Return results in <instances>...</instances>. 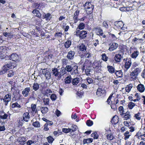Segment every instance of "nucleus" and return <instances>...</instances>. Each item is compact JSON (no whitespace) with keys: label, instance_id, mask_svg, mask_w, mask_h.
<instances>
[{"label":"nucleus","instance_id":"nucleus-1","mask_svg":"<svg viewBox=\"0 0 145 145\" xmlns=\"http://www.w3.org/2000/svg\"><path fill=\"white\" fill-rule=\"evenodd\" d=\"M16 66V65L15 63L11 62L6 64L3 67L2 70L0 71V74L5 73L9 69H13Z\"/></svg>","mask_w":145,"mask_h":145},{"label":"nucleus","instance_id":"nucleus-2","mask_svg":"<svg viewBox=\"0 0 145 145\" xmlns=\"http://www.w3.org/2000/svg\"><path fill=\"white\" fill-rule=\"evenodd\" d=\"M141 71V68L140 67H137L133 69L132 72L130 73L131 78L132 79H136Z\"/></svg>","mask_w":145,"mask_h":145},{"label":"nucleus","instance_id":"nucleus-3","mask_svg":"<svg viewBox=\"0 0 145 145\" xmlns=\"http://www.w3.org/2000/svg\"><path fill=\"white\" fill-rule=\"evenodd\" d=\"M84 6L86 9V12L87 14H89L91 13L94 8V6L91 2H88L86 3Z\"/></svg>","mask_w":145,"mask_h":145},{"label":"nucleus","instance_id":"nucleus-4","mask_svg":"<svg viewBox=\"0 0 145 145\" xmlns=\"http://www.w3.org/2000/svg\"><path fill=\"white\" fill-rule=\"evenodd\" d=\"M123 61L125 63L124 70L125 72H126L131 66V59L130 58H127L124 59Z\"/></svg>","mask_w":145,"mask_h":145},{"label":"nucleus","instance_id":"nucleus-5","mask_svg":"<svg viewBox=\"0 0 145 145\" xmlns=\"http://www.w3.org/2000/svg\"><path fill=\"white\" fill-rule=\"evenodd\" d=\"M92 66L96 72H99L101 70V64L99 61H95L92 64Z\"/></svg>","mask_w":145,"mask_h":145},{"label":"nucleus","instance_id":"nucleus-6","mask_svg":"<svg viewBox=\"0 0 145 145\" xmlns=\"http://www.w3.org/2000/svg\"><path fill=\"white\" fill-rule=\"evenodd\" d=\"M106 92L104 88H99L96 92V95L98 96L101 97H104L105 95Z\"/></svg>","mask_w":145,"mask_h":145},{"label":"nucleus","instance_id":"nucleus-7","mask_svg":"<svg viewBox=\"0 0 145 145\" xmlns=\"http://www.w3.org/2000/svg\"><path fill=\"white\" fill-rule=\"evenodd\" d=\"M114 25L118 29H120L123 30H125L126 28L123 26L124 24L122 21H118L115 22Z\"/></svg>","mask_w":145,"mask_h":145},{"label":"nucleus","instance_id":"nucleus-8","mask_svg":"<svg viewBox=\"0 0 145 145\" xmlns=\"http://www.w3.org/2000/svg\"><path fill=\"white\" fill-rule=\"evenodd\" d=\"M21 107L20 105L17 102L13 103L11 105L12 108L13 109V110L14 112H20V109L19 108H21Z\"/></svg>","mask_w":145,"mask_h":145},{"label":"nucleus","instance_id":"nucleus-9","mask_svg":"<svg viewBox=\"0 0 145 145\" xmlns=\"http://www.w3.org/2000/svg\"><path fill=\"white\" fill-rule=\"evenodd\" d=\"M74 52L71 50L68 52L67 57L68 59L72 60L74 58Z\"/></svg>","mask_w":145,"mask_h":145},{"label":"nucleus","instance_id":"nucleus-10","mask_svg":"<svg viewBox=\"0 0 145 145\" xmlns=\"http://www.w3.org/2000/svg\"><path fill=\"white\" fill-rule=\"evenodd\" d=\"M10 94H8L6 95L3 99L5 105H7L8 102L10 101Z\"/></svg>","mask_w":145,"mask_h":145},{"label":"nucleus","instance_id":"nucleus-11","mask_svg":"<svg viewBox=\"0 0 145 145\" xmlns=\"http://www.w3.org/2000/svg\"><path fill=\"white\" fill-rule=\"evenodd\" d=\"M42 72L43 74L45 75L46 79L48 80L50 78L51 73L50 72L44 69L42 71Z\"/></svg>","mask_w":145,"mask_h":145},{"label":"nucleus","instance_id":"nucleus-12","mask_svg":"<svg viewBox=\"0 0 145 145\" xmlns=\"http://www.w3.org/2000/svg\"><path fill=\"white\" fill-rule=\"evenodd\" d=\"M118 44L116 43L113 42L110 46L108 50L110 52H112L116 50L118 47Z\"/></svg>","mask_w":145,"mask_h":145},{"label":"nucleus","instance_id":"nucleus-13","mask_svg":"<svg viewBox=\"0 0 145 145\" xmlns=\"http://www.w3.org/2000/svg\"><path fill=\"white\" fill-rule=\"evenodd\" d=\"M26 140V137H22L18 138L17 141L20 145H23L25 143V142Z\"/></svg>","mask_w":145,"mask_h":145},{"label":"nucleus","instance_id":"nucleus-14","mask_svg":"<svg viewBox=\"0 0 145 145\" xmlns=\"http://www.w3.org/2000/svg\"><path fill=\"white\" fill-rule=\"evenodd\" d=\"M122 58V55L120 54H118L115 55L114 57V59L116 63H118L120 62Z\"/></svg>","mask_w":145,"mask_h":145},{"label":"nucleus","instance_id":"nucleus-15","mask_svg":"<svg viewBox=\"0 0 145 145\" xmlns=\"http://www.w3.org/2000/svg\"><path fill=\"white\" fill-rule=\"evenodd\" d=\"M10 59L12 61H18L19 57L18 55L16 54L13 53L10 56Z\"/></svg>","mask_w":145,"mask_h":145},{"label":"nucleus","instance_id":"nucleus-16","mask_svg":"<svg viewBox=\"0 0 145 145\" xmlns=\"http://www.w3.org/2000/svg\"><path fill=\"white\" fill-rule=\"evenodd\" d=\"M30 115L28 112L24 113L23 115V120L26 122H28L29 120Z\"/></svg>","mask_w":145,"mask_h":145},{"label":"nucleus","instance_id":"nucleus-17","mask_svg":"<svg viewBox=\"0 0 145 145\" xmlns=\"http://www.w3.org/2000/svg\"><path fill=\"white\" fill-rule=\"evenodd\" d=\"M30 91V89L29 87L26 88L22 91V93L24 97H27Z\"/></svg>","mask_w":145,"mask_h":145},{"label":"nucleus","instance_id":"nucleus-18","mask_svg":"<svg viewBox=\"0 0 145 145\" xmlns=\"http://www.w3.org/2000/svg\"><path fill=\"white\" fill-rule=\"evenodd\" d=\"M124 114L123 115L121 116L124 120H127L131 118V116L129 112L127 111L126 113L124 112Z\"/></svg>","mask_w":145,"mask_h":145},{"label":"nucleus","instance_id":"nucleus-19","mask_svg":"<svg viewBox=\"0 0 145 145\" xmlns=\"http://www.w3.org/2000/svg\"><path fill=\"white\" fill-rule=\"evenodd\" d=\"M137 90L140 92L142 93L145 90V87L144 86L141 84H139L137 87Z\"/></svg>","mask_w":145,"mask_h":145},{"label":"nucleus","instance_id":"nucleus-20","mask_svg":"<svg viewBox=\"0 0 145 145\" xmlns=\"http://www.w3.org/2000/svg\"><path fill=\"white\" fill-rule=\"evenodd\" d=\"M87 31L85 30H82L80 31V39H85L87 36Z\"/></svg>","mask_w":145,"mask_h":145},{"label":"nucleus","instance_id":"nucleus-21","mask_svg":"<svg viewBox=\"0 0 145 145\" xmlns=\"http://www.w3.org/2000/svg\"><path fill=\"white\" fill-rule=\"evenodd\" d=\"M52 93V91L50 89H48L44 91H42V93L44 95H46L48 96L50 95V93Z\"/></svg>","mask_w":145,"mask_h":145},{"label":"nucleus","instance_id":"nucleus-22","mask_svg":"<svg viewBox=\"0 0 145 145\" xmlns=\"http://www.w3.org/2000/svg\"><path fill=\"white\" fill-rule=\"evenodd\" d=\"M78 67L77 66H74L72 67V71H71V73L72 74H76L78 73Z\"/></svg>","mask_w":145,"mask_h":145},{"label":"nucleus","instance_id":"nucleus-23","mask_svg":"<svg viewBox=\"0 0 145 145\" xmlns=\"http://www.w3.org/2000/svg\"><path fill=\"white\" fill-rule=\"evenodd\" d=\"M52 75H53L55 76H59V73L58 70L56 68H52Z\"/></svg>","mask_w":145,"mask_h":145},{"label":"nucleus","instance_id":"nucleus-24","mask_svg":"<svg viewBox=\"0 0 145 145\" xmlns=\"http://www.w3.org/2000/svg\"><path fill=\"white\" fill-rule=\"evenodd\" d=\"M7 114H6L5 113V112L4 111H3L2 112V114H4L3 115H0V118L1 119H4V120L7 119L8 116V115H9V116H10V115H11L9 113V111L8 112H7Z\"/></svg>","mask_w":145,"mask_h":145},{"label":"nucleus","instance_id":"nucleus-25","mask_svg":"<svg viewBox=\"0 0 145 145\" xmlns=\"http://www.w3.org/2000/svg\"><path fill=\"white\" fill-rule=\"evenodd\" d=\"M139 54V52L138 50H136L134 51L131 54V57L133 59H135L137 57Z\"/></svg>","mask_w":145,"mask_h":145},{"label":"nucleus","instance_id":"nucleus-26","mask_svg":"<svg viewBox=\"0 0 145 145\" xmlns=\"http://www.w3.org/2000/svg\"><path fill=\"white\" fill-rule=\"evenodd\" d=\"M133 42L135 43L136 44H139L143 42V40L141 39L137 38V37H135L132 40Z\"/></svg>","mask_w":145,"mask_h":145},{"label":"nucleus","instance_id":"nucleus-27","mask_svg":"<svg viewBox=\"0 0 145 145\" xmlns=\"http://www.w3.org/2000/svg\"><path fill=\"white\" fill-rule=\"evenodd\" d=\"M80 81V79L78 78H75L72 80V84L74 86H76Z\"/></svg>","mask_w":145,"mask_h":145},{"label":"nucleus","instance_id":"nucleus-28","mask_svg":"<svg viewBox=\"0 0 145 145\" xmlns=\"http://www.w3.org/2000/svg\"><path fill=\"white\" fill-rule=\"evenodd\" d=\"M107 68L109 72L112 74L115 72V68L112 66L108 65L107 66Z\"/></svg>","mask_w":145,"mask_h":145},{"label":"nucleus","instance_id":"nucleus-29","mask_svg":"<svg viewBox=\"0 0 145 145\" xmlns=\"http://www.w3.org/2000/svg\"><path fill=\"white\" fill-rule=\"evenodd\" d=\"M114 72L117 77L121 78L122 77L123 73L121 70L116 71Z\"/></svg>","mask_w":145,"mask_h":145},{"label":"nucleus","instance_id":"nucleus-30","mask_svg":"<svg viewBox=\"0 0 145 145\" xmlns=\"http://www.w3.org/2000/svg\"><path fill=\"white\" fill-rule=\"evenodd\" d=\"M65 83V84H69L70 83L72 80V78L71 76H67L64 80Z\"/></svg>","mask_w":145,"mask_h":145},{"label":"nucleus","instance_id":"nucleus-31","mask_svg":"<svg viewBox=\"0 0 145 145\" xmlns=\"http://www.w3.org/2000/svg\"><path fill=\"white\" fill-rule=\"evenodd\" d=\"M79 48L80 51L83 52H84L87 49L86 46L83 44L79 46Z\"/></svg>","mask_w":145,"mask_h":145},{"label":"nucleus","instance_id":"nucleus-32","mask_svg":"<svg viewBox=\"0 0 145 145\" xmlns=\"http://www.w3.org/2000/svg\"><path fill=\"white\" fill-rule=\"evenodd\" d=\"M39 88V85L37 82H35L33 86V89L35 91H36L38 90Z\"/></svg>","mask_w":145,"mask_h":145},{"label":"nucleus","instance_id":"nucleus-33","mask_svg":"<svg viewBox=\"0 0 145 145\" xmlns=\"http://www.w3.org/2000/svg\"><path fill=\"white\" fill-rule=\"evenodd\" d=\"M118 118L117 116H114L113 117L111 120V122L113 124H116L118 122Z\"/></svg>","mask_w":145,"mask_h":145},{"label":"nucleus","instance_id":"nucleus-34","mask_svg":"<svg viewBox=\"0 0 145 145\" xmlns=\"http://www.w3.org/2000/svg\"><path fill=\"white\" fill-rule=\"evenodd\" d=\"M93 141V139L91 138H89L86 139H84L83 140L84 144H89L91 143Z\"/></svg>","mask_w":145,"mask_h":145},{"label":"nucleus","instance_id":"nucleus-35","mask_svg":"<svg viewBox=\"0 0 145 145\" xmlns=\"http://www.w3.org/2000/svg\"><path fill=\"white\" fill-rule=\"evenodd\" d=\"M41 112L42 114H44L48 111V109L46 107H42L41 108Z\"/></svg>","mask_w":145,"mask_h":145},{"label":"nucleus","instance_id":"nucleus-36","mask_svg":"<svg viewBox=\"0 0 145 145\" xmlns=\"http://www.w3.org/2000/svg\"><path fill=\"white\" fill-rule=\"evenodd\" d=\"M67 73V72L65 68H62L60 70V72H59V76H63Z\"/></svg>","mask_w":145,"mask_h":145},{"label":"nucleus","instance_id":"nucleus-37","mask_svg":"<svg viewBox=\"0 0 145 145\" xmlns=\"http://www.w3.org/2000/svg\"><path fill=\"white\" fill-rule=\"evenodd\" d=\"M71 44V42L70 40H67L66 42L64 44L65 47L68 48L70 47Z\"/></svg>","mask_w":145,"mask_h":145},{"label":"nucleus","instance_id":"nucleus-38","mask_svg":"<svg viewBox=\"0 0 145 145\" xmlns=\"http://www.w3.org/2000/svg\"><path fill=\"white\" fill-rule=\"evenodd\" d=\"M109 22L107 21H104L103 23V26L106 28L108 29L110 27Z\"/></svg>","mask_w":145,"mask_h":145},{"label":"nucleus","instance_id":"nucleus-39","mask_svg":"<svg viewBox=\"0 0 145 145\" xmlns=\"http://www.w3.org/2000/svg\"><path fill=\"white\" fill-rule=\"evenodd\" d=\"M132 87L133 86L132 84H130L127 85L125 88L126 91L129 93Z\"/></svg>","mask_w":145,"mask_h":145},{"label":"nucleus","instance_id":"nucleus-40","mask_svg":"<svg viewBox=\"0 0 145 145\" xmlns=\"http://www.w3.org/2000/svg\"><path fill=\"white\" fill-rule=\"evenodd\" d=\"M52 18L51 14L49 13H48L45 15L44 18L47 21H49Z\"/></svg>","mask_w":145,"mask_h":145},{"label":"nucleus","instance_id":"nucleus-41","mask_svg":"<svg viewBox=\"0 0 145 145\" xmlns=\"http://www.w3.org/2000/svg\"><path fill=\"white\" fill-rule=\"evenodd\" d=\"M13 95H14L13 97L14 99V100H18L20 99V95L19 93H13Z\"/></svg>","mask_w":145,"mask_h":145},{"label":"nucleus","instance_id":"nucleus-42","mask_svg":"<svg viewBox=\"0 0 145 145\" xmlns=\"http://www.w3.org/2000/svg\"><path fill=\"white\" fill-rule=\"evenodd\" d=\"M31 107L32 111L33 112L36 113L37 112V110L36 109V105L35 104H32L31 105Z\"/></svg>","mask_w":145,"mask_h":145},{"label":"nucleus","instance_id":"nucleus-43","mask_svg":"<svg viewBox=\"0 0 145 145\" xmlns=\"http://www.w3.org/2000/svg\"><path fill=\"white\" fill-rule=\"evenodd\" d=\"M119 110L120 112V115L121 116H123L124 114V110L122 106H120L119 107Z\"/></svg>","mask_w":145,"mask_h":145},{"label":"nucleus","instance_id":"nucleus-44","mask_svg":"<svg viewBox=\"0 0 145 145\" xmlns=\"http://www.w3.org/2000/svg\"><path fill=\"white\" fill-rule=\"evenodd\" d=\"M135 103L131 102L129 103L128 107L129 109H132L135 106Z\"/></svg>","mask_w":145,"mask_h":145},{"label":"nucleus","instance_id":"nucleus-45","mask_svg":"<svg viewBox=\"0 0 145 145\" xmlns=\"http://www.w3.org/2000/svg\"><path fill=\"white\" fill-rule=\"evenodd\" d=\"M32 125L35 127H40V124L39 122L37 121L33 122L32 123Z\"/></svg>","mask_w":145,"mask_h":145},{"label":"nucleus","instance_id":"nucleus-46","mask_svg":"<svg viewBox=\"0 0 145 145\" xmlns=\"http://www.w3.org/2000/svg\"><path fill=\"white\" fill-rule=\"evenodd\" d=\"M102 59L105 61H107L108 57L106 56V54H103L101 55Z\"/></svg>","mask_w":145,"mask_h":145},{"label":"nucleus","instance_id":"nucleus-47","mask_svg":"<svg viewBox=\"0 0 145 145\" xmlns=\"http://www.w3.org/2000/svg\"><path fill=\"white\" fill-rule=\"evenodd\" d=\"M72 67L71 65H67L65 67V68L67 71L68 72H71L72 69Z\"/></svg>","mask_w":145,"mask_h":145},{"label":"nucleus","instance_id":"nucleus-48","mask_svg":"<svg viewBox=\"0 0 145 145\" xmlns=\"http://www.w3.org/2000/svg\"><path fill=\"white\" fill-rule=\"evenodd\" d=\"M77 127L76 125H72L69 129H70L71 131L72 132H73L76 130Z\"/></svg>","mask_w":145,"mask_h":145},{"label":"nucleus","instance_id":"nucleus-49","mask_svg":"<svg viewBox=\"0 0 145 145\" xmlns=\"http://www.w3.org/2000/svg\"><path fill=\"white\" fill-rule=\"evenodd\" d=\"M43 101L45 105H48L49 104L50 99L49 98L43 99Z\"/></svg>","mask_w":145,"mask_h":145},{"label":"nucleus","instance_id":"nucleus-50","mask_svg":"<svg viewBox=\"0 0 145 145\" xmlns=\"http://www.w3.org/2000/svg\"><path fill=\"white\" fill-rule=\"evenodd\" d=\"M84 27L85 24L83 23H81L79 24L78 27L77 28H78V29H84Z\"/></svg>","mask_w":145,"mask_h":145},{"label":"nucleus","instance_id":"nucleus-51","mask_svg":"<svg viewBox=\"0 0 145 145\" xmlns=\"http://www.w3.org/2000/svg\"><path fill=\"white\" fill-rule=\"evenodd\" d=\"M62 131L65 133H67L71 132L70 129L69 128H63L62 129Z\"/></svg>","mask_w":145,"mask_h":145},{"label":"nucleus","instance_id":"nucleus-52","mask_svg":"<svg viewBox=\"0 0 145 145\" xmlns=\"http://www.w3.org/2000/svg\"><path fill=\"white\" fill-rule=\"evenodd\" d=\"M91 137H93L94 139H97L98 138V135L97 132H94L91 135Z\"/></svg>","mask_w":145,"mask_h":145},{"label":"nucleus","instance_id":"nucleus-53","mask_svg":"<svg viewBox=\"0 0 145 145\" xmlns=\"http://www.w3.org/2000/svg\"><path fill=\"white\" fill-rule=\"evenodd\" d=\"M86 123L88 126H91L93 125V122L92 121L89 120L87 121Z\"/></svg>","mask_w":145,"mask_h":145},{"label":"nucleus","instance_id":"nucleus-54","mask_svg":"<svg viewBox=\"0 0 145 145\" xmlns=\"http://www.w3.org/2000/svg\"><path fill=\"white\" fill-rule=\"evenodd\" d=\"M124 135L125 136L124 139L125 140L129 138L130 135H129V131H126L124 133Z\"/></svg>","mask_w":145,"mask_h":145},{"label":"nucleus","instance_id":"nucleus-55","mask_svg":"<svg viewBox=\"0 0 145 145\" xmlns=\"http://www.w3.org/2000/svg\"><path fill=\"white\" fill-rule=\"evenodd\" d=\"M8 72V73L7 74L8 76L9 77H12L14 74V72L12 70L9 71Z\"/></svg>","mask_w":145,"mask_h":145},{"label":"nucleus","instance_id":"nucleus-56","mask_svg":"<svg viewBox=\"0 0 145 145\" xmlns=\"http://www.w3.org/2000/svg\"><path fill=\"white\" fill-rule=\"evenodd\" d=\"M50 98L52 101H55L57 98V97L56 94H53L51 95Z\"/></svg>","mask_w":145,"mask_h":145},{"label":"nucleus","instance_id":"nucleus-57","mask_svg":"<svg viewBox=\"0 0 145 145\" xmlns=\"http://www.w3.org/2000/svg\"><path fill=\"white\" fill-rule=\"evenodd\" d=\"M47 138L48 142L50 143H52L54 140L53 138L51 136L48 137Z\"/></svg>","mask_w":145,"mask_h":145},{"label":"nucleus","instance_id":"nucleus-58","mask_svg":"<svg viewBox=\"0 0 145 145\" xmlns=\"http://www.w3.org/2000/svg\"><path fill=\"white\" fill-rule=\"evenodd\" d=\"M91 70L89 69H86L85 71L86 74L88 76L90 75Z\"/></svg>","mask_w":145,"mask_h":145},{"label":"nucleus","instance_id":"nucleus-59","mask_svg":"<svg viewBox=\"0 0 145 145\" xmlns=\"http://www.w3.org/2000/svg\"><path fill=\"white\" fill-rule=\"evenodd\" d=\"M84 56L86 58H89L92 56V54L89 52H86Z\"/></svg>","mask_w":145,"mask_h":145},{"label":"nucleus","instance_id":"nucleus-60","mask_svg":"<svg viewBox=\"0 0 145 145\" xmlns=\"http://www.w3.org/2000/svg\"><path fill=\"white\" fill-rule=\"evenodd\" d=\"M113 138V135L110 134H108L107 136V138L108 140H112Z\"/></svg>","mask_w":145,"mask_h":145},{"label":"nucleus","instance_id":"nucleus-61","mask_svg":"<svg viewBox=\"0 0 145 145\" xmlns=\"http://www.w3.org/2000/svg\"><path fill=\"white\" fill-rule=\"evenodd\" d=\"M6 48L5 47H0V53L2 54L3 53H5L6 51Z\"/></svg>","mask_w":145,"mask_h":145},{"label":"nucleus","instance_id":"nucleus-62","mask_svg":"<svg viewBox=\"0 0 145 145\" xmlns=\"http://www.w3.org/2000/svg\"><path fill=\"white\" fill-rule=\"evenodd\" d=\"M140 113L139 112H138L137 114H135L134 117L138 120H139L140 119Z\"/></svg>","mask_w":145,"mask_h":145},{"label":"nucleus","instance_id":"nucleus-63","mask_svg":"<svg viewBox=\"0 0 145 145\" xmlns=\"http://www.w3.org/2000/svg\"><path fill=\"white\" fill-rule=\"evenodd\" d=\"M79 11L78 10H76L75 12L73 17L74 19L78 18V16L79 15Z\"/></svg>","mask_w":145,"mask_h":145},{"label":"nucleus","instance_id":"nucleus-64","mask_svg":"<svg viewBox=\"0 0 145 145\" xmlns=\"http://www.w3.org/2000/svg\"><path fill=\"white\" fill-rule=\"evenodd\" d=\"M68 60L66 59L63 58L62 59V62L63 65H66L68 63Z\"/></svg>","mask_w":145,"mask_h":145}]
</instances>
